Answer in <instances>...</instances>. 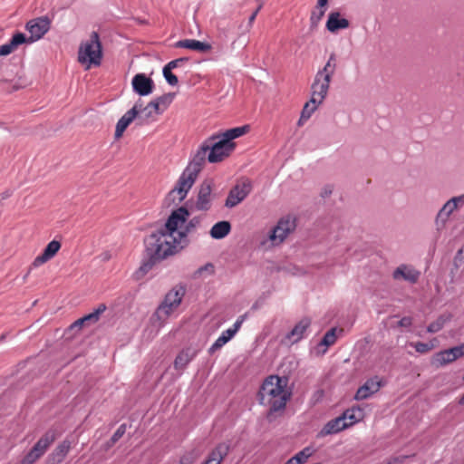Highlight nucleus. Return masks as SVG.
Masks as SVG:
<instances>
[{
	"label": "nucleus",
	"instance_id": "f257e3e1",
	"mask_svg": "<svg viewBox=\"0 0 464 464\" xmlns=\"http://www.w3.org/2000/svg\"><path fill=\"white\" fill-rule=\"evenodd\" d=\"M189 211L185 207L173 210L164 227L151 233L145 240V256L134 277L142 279L157 264L175 255L188 244V235L199 225V218L189 219Z\"/></svg>",
	"mask_w": 464,
	"mask_h": 464
},
{
	"label": "nucleus",
	"instance_id": "f03ea898",
	"mask_svg": "<svg viewBox=\"0 0 464 464\" xmlns=\"http://www.w3.org/2000/svg\"><path fill=\"white\" fill-rule=\"evenodd\" d=\"M288 377L269 375L263 381L257 393L259 404L269 407L267 418L285 409L286 403L292 397V392L287 389Z\"/></svg>",
	"mask_w": 464,
	"mask_h": 464
},
{
	"label": "nucleus",
	"instance_id": "7ed1b4c3",
	"mask_svg": "<svg viewBox=\"0 0 464 464\" xmlns=\"http://www.w3.org/2000/svg\"><path fill=\"white\" fill-rule=\"evenodd\" d=\"M208 150L207 149V144L203 141L179 176L173 189L169 191L168 198L170 201H177L178 203H180L186 198L188 191L194 185L198 173L201 171L206 159H208Z\"/></svg>",
	"mask_w": 464,
	"mask_h": 464
},
{
	"label": "nucleus",
	"instance_id": "20e7f679",
	"mask_svg": "<svg viewBox=\"0 0 464 464\" xmlns=\"http://www.w3.org/2000/svg\"><path fill=\"white\" fill-rule=\"evenodd\" d=\"M102 58V46L97 32H92L90 38L79 47L78 59L82 63L99 66Z\"/></svg>",
	"mask_w": 464,
	"mask_h": 464
},
{
	"label": "nucleus",
	"instance_id": "39448f33",
	"mask_svg": "<svg viewBox=\"0 0 464 464\" xmlns=\"http://www.w3.org/2000/svg\"><path fill=\"white\" fill-rule=\"evenodd\" d=\"M186 294V285L179 284L173 286L164 296L163 301L159 305L156 314L161 318L169 316L176 310Z\"/></svg>",
	"mask_w": 464,
	"mask_h": 464
},
{
	"label": "nucleus",
	"instance_id": "423d86ee",
	"mask_svg": "<svg viewBox=\"0 0 464 464\" xmlns=\"http://www.w3.org/2000/svg\"><path fill=\"white\" fill-rule=\"evenodd\" d=\"M208 150V160L218 163L228 157L234 149L219 134H213L204 140Z\"/></svg>",
	"mask_w": 464,
	"mask_h": 464
},
{
	"label": "nucleus",
	"instance_id": "0eeeda50",
	"mask_svg": "<svg viewBox=\"0 0 464 464\" xmlns=\"http://www.w3.org/2000/svg\"><path fill=\"white\" fill-rule=\"evenodd\" d=\"M336 55L332 53L323 69L319 70L314 77L311 89L318 90L319 94L327 95L332 76L336 69Z\"/></svg>",
	"mask_w": 464,
	"mask_h": 464
},
{
	"label": "nucleus",
	"instance_id": "6e6552de",
	"mask_svg": "<svg viewBox=\"0 0 464 464\" xmlns=\"http://www.w3.org/2000/svg\"><path fill=\"white\" fill-rule=\"evenodd\" d=\"M52 19L48 15L39 16L29 20L25 24V29L30 34L26 36L25 44H33L42 39L50 30Z\"/></svg>",
	"mask_w": 464,
	"mask_h": 464
},
{
	"label": "nucleus",
	"instance_id": "1a4fd4ad",
	"mask_svg": "<svg viewBox=\"0 0 464 464\" xmlns=\"http://www.w3.org/2000/svg\"><path fill=\"white\" fill-rule=\"evenodd\" d=\"M252 183L250 180L246 179L241 183L236 184L228 192L227 198L225 201V206L232 208L242 202L251 192Z\"/></svg>",
	"mask_w": 464,
	"mask_h": 464
},
{
	"label": "nucleus",
	"instance_id": "9d476101",
	"mask_svg": "<svg viewBox=\"0 0 464 464\" xmlns=\"http://www.w3.org/2000/svg\"><path fill=\"white\" fill-rule=\"evenodd\" d=\"M295 228V220L291 217L282 218L269 233V239L274 244L282 243Z\"/></svg>",
	"mask_w": 464,
	"mask_h": 464
},
{
	"label": "nucleus",
	"instance_id": "9b49d317",
	"mask_svg": "<svg viewBox=\"0 0 464 464\" xmlns=\"http://www.w3.org/2000/svg\"><path fill=\"white\" fill-rule=\"evenodd\" d=\"M212 206V182L204 180L199 187L195 208L198 211H208Z\"/></svg>",
	"mask_w": 464,
	"mask_h": 464
},
{
	"label": "nucleus",
	"instance_id": "f8f14e48",
	"mask_svg": "<svg viewBox=\"0 0 464 464\" xmlns=\"http://www.w3.org/2000/svg\"><path fill=\"white\" fill-rule=\"evenodd\" d=\"M464 356V343L440 351L435 354V362L440 365H446Z\"/></svg>",
	"mask_w": 464,
	"mask_h": 464
},
{
	"label": "nucleus",
	"instance_id": "ddd939ff",
	"mask_svg": "<svg viewBox=\"0 0 464 464\" xmlns=\"http://www.w3.org/2000/svg\"><path fill=\"white\" fill-rule=\"evenodd\" d=\"M133 91L140 96H147L153 92L154 82L144 73H137L131 81Z\"/></svg>",
	"mask_w": 464,
	"mask_h": 464
},
{
	"label": "nucleus",
	"instance_id": "4468645a",
	"mask_svg": "<svg viewBox=\"0 0 464 464\" xmlns=\"http://www.w3.org/2000/svg\"><path fill=\"white\" fill-rule=\"evenodd\" d=\"M382 387V383L377 376L368 379L355 392L354 400L362 401L377 392Z\"/></svg>",
	"mask_w": 464,
	"mask_h": 464
},
{
	"label": "nucleus",
	"instance_id": "2eb2a0df",
	"mask_svg": "<svg viewBox=\"0 0 464 464\" xmlns=\"http://www.w3.org/2000/svg\"><path fill=\"white\" fill-rule=\"evenodd\" d=\"M311 325V320L309 318L301 319L293 329L287 333L285 339L290 343L294 344L300 342L306 335L307 329Z\"/></svg>",
	"mask_w": 464,
	"mask_h": 464
},
{
	"label": "nucleus",
	"instance_id": "dca6fc26",
	"mask_svg": "<svg viewBox=\"0 0 464 464\" xmlns=\"http://www.w3.org/2000/svg\"><path fill=\"white\" fill-rule=\"evenodd\" d=\"M56 437L57 433L55 430H48L34 445L31 451L40 459L56 440Z\"/></svg>",
	"mask_w": 464,
	"mask_h": 464
},
{
	"label": "nucleus",
	"instance_id": "f3484780",
	"mask_svg": "<svg viewBox=\"0 0 464 464\" xmlns=\"http://www.w3.org/2000/svg\"><path fill=\"white\" fill-rule=\"evenodd\" d=\"M312 96L308 102H306L302 110L301 116L299 119V124L303 121H307L314 111L317 109V106L324 101L326 95L319 94L318 90L311 89Z\"/></svg>",
	"mask_w": 464,
	"mask_h": 464
},
{
	"label": "nucleus",
	"instance_id": "a211bd4d",
	"mask_svg": "<svg viewBox=\"0 0 464 464\" xmlns=\"http://www.w3.org/2000/svg\"><path fill=\"white\" fill-rule=\"evenodd\" d=\"M60 247L61 244L59 241L52 240L49 242L48 245L44 247L43 253L34 258L31 265V269L39 267L53 258L59 251Z\"/></svg>",
	"mask_w": 464,
	"mask_h": 464
},
{
	"label": "nucleus",
	"instance_id": "6ab92c4d",
	"mask_svg": "<svg viewBox=\"0 0 464 464\" xmlns=\"http://www.w3.org/2000/svg\"><path fill=\"white\" fill-rule=\"evenodd\" d=\"M72 447V441L68 439L60 442L47 458L48 464H60L63 461Z\"/></svg>",
	"mask_w": 464,
	"mask_h": 464
},
{
	"label": "nucleus",
	"instance_id": "aec40b11",
	"mask_svg": "<svg viewBox=\"0 0 464 464\" xmlns=\"http://www.w3.org/2000/svg\"><path fill=\"white\" fill-rule=\"evenodd\" d=\"M464 203V195L451 198L450 200H448L443 207L440 208L437 215L436 221L437 223L441 222L444 224L450 216L452 214V212L458 208L459 204Z\"/></svg>",
	"mask_w": 464,
	"mask_h": 464
},
{
	"label": "nucleus",
	"instance_id": "412c9836",
	"mask_svg": "<svg viewBox=\"0 0 464 464\" xmlns=\"http://www.w3.org/2000/svg\"><path fill=\"white\" fill-rule=\"evenodd\" d=\"M420 276V273L417 269L407 265L399 266L392 273L393 279H403L411 284L416 283Z\"/></svg>",
	"mask_w": 464,
	"mask_h": 464
},
{
	"label": "nucleus",
	"instance_id": "4be33fe9",
	"mask_svg": "<svg viewBox=\"0 0 464 464\" xmlns=\"http://www.w3.org/2000/svg\"><path fill=\"white\" fill-rule=\"evenodd\" d=\"M230 450V445L226 442L218 443L208 455L202 464H221Z\"/></svg>",
	"mask_w": 464,
	"mask_h": 464
},
{
	"label": "nucleus",
	"instance_id": "5701e85b",
	"mask_svg": "<svg viewBox=\"0 0 464 464\" xmlns=\"http://www.w3.org/2000/svg\"><path fill=\"white\" fill-rule=\"evenodd\" d=\"M197 356V351L191 347L182 349L174 360V368L177 371L184 370Z\"/></svg>",
	"mask_w": 464,
	"mask_h": 464
},
{
	"label": "nucleus",
	"instance_id": "b1692460",
	"mask_svg": "<svg viewBox=\"0 0 464 464\" xmlns=\"http://www.w3.org/2000/svg\"><path fill=\"white\" fill-rule=\"evenodd\" d=\"M349 24V21L346 18L341 17L339 12H331L325 26L330 33H336L339 30L348 28Z\"/></svg>",
	"mask_w": 464,
	"mask_h": 464
},
{
	"label": "nucleus",
	"instance_id": "393cba45",
	"mask_svg": "<svg viewBox=\"0 0 464 464\" xmlns=\"http://www.w3.org/2000/svg\"><path fill=\"white\" fill-rule=\"evenodd\" d=\"M138 107L127 111L118 121L115 128V137L120 138L128 126L138 117Z\"/></svg>",
	"mask_w": 464,
	"mask_h": 464
},
{
	"label": "nucleus",
	"instance_id": "a878e982",
	"mask_svg": "<svg viewBox=\"0 0 464 464\" xmlns=\"http://www.w3.org/2000/svg\"><path fill=\"white\" fill-rule=\"evenodd\" d=\"M26 43V34L21 32H16L13 34L8 43L0 46V56H6L10 54L19 45Z\"/></svg>",
	"mask_w": 464,
	"mask_h": 464
},
{
	"label": "nucleus",
	"instance_id": "bb28decb",
	"mask_svg": "<svg viewBox=\"0 0 464 464\" xmlns=\"http://www.w3.org/2000/svg\"><path fill=\"white\" fill-rule=\"evenodd\" d=\"M106 310V305L104 304H99V306L94 309L93 312L79 318L76 320L72 325L71 329H81L85 324H94L96 323L100 315Z\"/></svg>",
	"mask_w": 464,
	"mask_h": 464
},
{
	"label": "nucleus",
	"instance_id": "cd10ccee",
	"mask_svg": "<svg viewBox=\"0 0 464 464\" xmlns=\"http://www.w3.org/2000/svg\"><path fill=\"white\" fill-rule=\"evenodd\" d=\"M348 428L347 421L342 415L329 420L322 429L321 433L324 435L336 434Z\"/></svg>",
	"mask_w": 464,
	"mask_h": 464
},
{
	"label": "nucleus",
	"instance_id": "c85d7f7f",
	"mask_svg": "<svg viewBox=\"0 0 464 464\" xmlns=\"http://www.w3.org/2000/svg\"><path fill=\"white\" fill-rule=\"evenodd\" d=\"M248 318V313H245L241 315H239L232 327L223 331L221 334L218 337L221 342L226 344L228 343L239 331L241 328L243 323Z\"/></svg>",
	"mask_w": 464,
	"mask_h": 464
},
{
	"label": "nucleus",
	"instance_id": "c756f323",
	"mask_svg": "<svg viewBox=\"0 0 464 464\" xmlns=\"http://www.w3.org/2000/svg\"><path fill=\"white\" fill-rule=\"evenodd\" d=\"M176 47L186 48L193 51H198L201 53L208 52L211 50V45L207 42H201L196 39H184L179 40L176 43Z\"/></svg>",
	"mask_w": 464,
	"mask_h": 464
},
{
	"label": "nucleus",
	"instance_id": "7c9ffc66",
	"mask_svg": "<svg viewBox=\"0 0 464 464\" xmlns=\"http://www.w3.org/2000/svg\"><path fill=\"white\" fill-rule=\"evenodd\" d=\"M231 231V224L227 220L218 221L212 226L209 235L214 239H222Z\"/></svg>",
	"mask_w": 464,
	"mask_h": 464
},
{
	"label": "nucleus",
	"instance_id": "2f4dec72",
	"mask_svg": "<svg viewBox=\"0 0 464 464\" xmlns=\"http://www.w3.org/2000/svg\"><path fill=\"white\" fill-rule=\"evenodd\" d=\"M247 130L248 126L244 125L227 130L225 132L218 134L220 135V137H222V139H224V140L227 143L231 145L232 149H235L236 144L233 142V140L241 137L242 135L246 133Z\"/></svg>",
	"mask_w": 464,
	"mask_h": 464
},
{
	"label": "nucleus",
	"instance_id": "473e14b6",
	"mask_svg": "<svg viewBox=\"0 0 464 464\" xmlns=\"http://www.w3.org/2000/svg\"><path fill=\"white\" fill-rule=\"evenodd\" d=\"M348 428L359 422L363 418V411L360 407H352L343 412Z\"/></svg>",
	"mask_w": 464,
	"mask_h": 464
},
{
	"label": "nucleus",
	"instance_id": "72a5a7b5",
	"mask_svg": "<svg viewBox=\"0 0 464 464\" xmlns=\"http://www.w3.org/2000/svg\"><path fill=\"white\" fill-rule=\"evenodd\" d=\"M451 319V314H441L440 315L434 322L430 323L427 326V332L430 334H435L440 332L447 322H449Z\"/></svg>",
	"mask_w": 464,
	"mask_h": 464
},
{
	"label": "nucleus",
	"instance_id": "f704fd0d",
	"mask_svg": "<svg viewBox=\"0 0 464 464\" xmlns=\"http://www.w3.org/2000/svg\"><path fill=\"white\" fill-rule=\"evenodd\" d=\"M327 10V5H319V2H317V5L314 8V10L312 11L310 15V26L311 28H315L322 18L324 16V14Z\"/></svg>",
	"mask_w": 464,
	"mask_h": 464
},
{
	"label": "nucleus",
	"instance_id": "c9c22d12",
	"mask_svg": "<svg viewBox=\"0 0 464 464\" xmlns=\"http://www.w3.org/2000/svg\"><path fill=\"white\" fill-rule=\"evenodd\" d=\"M173 95L170 93L161 95L155 100L149 102V107H154L155 113H160V105L163 104L166 107L172 102Z\"/></svg>",
	"mask_w": 464,
	"mask_h": 464
},
{
	"label": "nucleus",
	"instance_id": "e433bc0d",
	"mask_svg": "<svg viewBox=\"0 0 464 464\" xmlns=\"http://www.w3.org/2000/svg\"><path fill=\"white\" fill-rule=\"evenodd\" d=\"M336 332H337V328L333 327L330 330H328L323 336V338L318 345L325 347V349L324 350V353L326 352V349L329 346L333 345L336 342V340H337Z\"/></svg>",
	"mask_w": 464,
	"mask_h": 464
},
{
	"label": "nucleus",
	"instance_id": "4c0bfd02",
	"mask_svg": "<svg viewBox=\"0 0 464 464\" xmlns=\"http://www.w3.org/2000/svg\"><path fill=\"white\" fill-rule=\"evenodd\" d=\"M437 344V339L433 338L428 343L417 342L411 343V345L414 347L415 351L419 353H426L432 350Z\"/></svg>",
	"mask_w": 464,
	"mask_h": 464
},
{
	"label": "nucleus",
	"instance_id": "58836bf2",
	"mask_svg": "<svg viewBox=\"0 0 464 464\" xmlns=\"http://www.w3.org/2000/svg\"><path fill=\"white\" fill-rule=\"evenodd\" d=\"M313 454V450L310 447H305L298 453H296L293 458L297 461L298 464L304 463L308 458Z\"/></svg>",
	"mask_w": 464,
	"mask_h": 464
},
{
	"label": "nucleus",
	"instance_id": "ea45409f",
	"mask_svg": "<svg viewBox=\"0 0 464 464\" xmlns=\"http://www.w3.org/2000/svg\"><path fill=\"white\" fill-rule=\"evenodd\" d=\"M163 77L170 86H176L179 83L178 77L169 68L163 67L162 69Z\"/></svg>",
	"mask_w": 464,
	"mask_h": 464
},
{
	"label": "nucleus",
	"instance_id": "a19ab883",
	"mask_svg": "<svg viewBox=\"0 0 464 464\" xmlns=\"http://www.w3.org/2000/svg\"><path fill=\"white\" fill-rule=\"evenodd\" d=\"M197 459V455L194 450L185 452L179 458V464H192Z\"/></svg>",
	"mask_w": 464,
	"mask_h": 464
},
{
	"label": "nucleus",
	"instance_id": "79ce46f5",
	"mask_svg": "<svg viewBox=\"0 0 464 464\" xmlns=\"http://www.w3.org/2000/svg\"><path fill=\"white\" fill-rule=\"evenodd\" d=\"M127 425L125 423L121 424L116 431L112 434L111 438V444L116 443L126 432Z\"/></svg>",
	"mask_w": 464,
	"mask_h": 464
},
{
	"label": "nucleus",
	"instance_id": "37998d69",
	"mask_svg": "<svg viewBox=\"0 0 464 464\" xmlns=\"http://www.w3.org/2000/svg\"><path fill=\"white\" fill-rule=\"evenodd\" d=\"M188 61V59L187 57L178 58V59L169 62L164 67L167 69L169 68V70L172 71L173 69H176V68L181 66L184 63H186Z\"/></svg>",
	"mask_w": 464,
	"mask_h": 464
},
{
	"label": "nucleus",
	"instance_id": "c03bdc74",
	"mask_svg": "<svg viewBox=\"0 0 464 464\" xmlns=\"http://www.w3.org/2000/svg\"><path fill=\"white\" fill-rule=\"evenodd\" d=\"M38 457L35 456L31 450L22 459L20 464H34Z\"/></svg>",
	"mask_w": 464,
	"mask_h": 464
},
{
	"label": "nucleus",
	"instance_id": "a18cd8bd",
	"mask_svg": "<svg viewBox=\"0 0 464 464\" xmlns=\"http://www.w3.org/2000/svg\"><path fill=\"white\" fill-rule=\"evenodd\" d=\"M225 344L218 338L212 343V345L208 348V353L213 354L216 351L222 348Z\"/></svg>",
	"mask_w": 464,
	"mask_h": 464
},
{
	"label": "nucleus",
	"instance_id": "49530a36",
	"mask_svg": "<svg viewBox=\"0 0 464 464\" xmlns=\"http://www.w3.org/2000/svg\"><path fill=\"white\" fill-rule=\"evenodd\" d=\"M411 324L412 319L409 316H404L398 322V325L401 327H410Z\"/></svg>",
	"mask_w": 464,
	"mask_h": 464
},
{
	"label": "nucleus",
	"instance_id": "de8ad7c7",
	"mask_svg": "<svg viewBox=\"0 0 464 464\" xmlns=\"http://www.w3.org/2000/svg\"><path fill=\"white\" fill-rule=\"evenodd\" d=\"M263 5L262 4H259V5L257 6V8L252 13V14L249 16L248 18V26H252L258 12L261 10Z\"/></svg>",
	"mask_w": 464,
	"mask_h": 464
},
{
	"label": "nucleus",
	"instance_id": "09e8293b",
	"mask_svg": "<svg viewBox=\"0 0 464 464\" xmlns=\"http://www.w3.org/2000/svg\"><path fill=\"white\" fill-rule=\"evenodd\" d=\"M144 117L146 119L150 118L154 111V107H149V103L143 108Z\"/></svg>",
	"mask_w": 464,
	"mask_h": 464
},
{
	"label": "nucleus",
	"instance_id": "8fccbe9b",
	"mask_svg": "<svg viewBox=\"0 0 464 464\" xmlns=\"http://www.w3.org/2000/svg\"><path fill=\"white\" fill-rule=\"evenodd\" d=\"M133 107H138V110H137V111H138V115H139V114H143V115H144V111H143V108H144V107H143V105H142V102H141V100H139V101L134 104V106H133Z\"/></svg>",
	"mask_w": 464,
	"mask_h": 464
},
{
	"label": "nucleus",
	"instance_id": "3c124183",
	"mask_svg": "<svg viewBox=\"0 0 464 464\" xmlns=\"http://www.w3.org/2000/svg\"><path fill=\"white\" fill-rule=\"evenodd\" d=\"M331 193H332V190L330 188H325L324 189V191L322 192V197L323 198L328 197L331 195Z\"/></svg>",
	"mask_w": 464,
	"mask_h": 464
},
{
	"label": "nucleus",
	"instance_id": "603ef678",
	"mask_svg": "<svg viewBox=\"0 0 464 464\" xmlns=\"http://www.w3.org/2000/svg\"><path fill=\"white\" fill-rule=\"evenodd\" d=\"M10 196H11V192L7 190V191H5V192L2 194V198H3V199H5V198H8Z\"/></svg>",
	"mask_w": 464,
	"mask_h": 464
},
{
	"label": "nucleus",
	"instance_id": "864d4df0",
	"mask_svg": "<svg viewBox=\"0 0 464 464\" xmlns=\"http://www.w3.org/2000/svg\"><path fill=\"white\" fill-rule=\"evenodd\" d=\"M285 464H298L297 461L295 459H294V458L292 457L291 459H289Z\"/></svg>",
	"mask_w": 464,
	"mask_h": 464
},
{
	"label": "nucleus",
	"instance_id": "5fc2aeb1",
	"mask_svg": "<svg viewBox=\"0 0 464 464\" xmlns=\"http://www.w3.org/2000/svg\"><path fill=\"white\" fill-rule=\"evenodd\" d=\"M317 2H319L320 6L327 5L328 4V0H317Z\"/></svg>",
	"mask_w": 464,
	"mask_h": 464
},
{
	"label": "nucleus",
	"instance_id": "6e6d98bb",
	"mask_svg": "<svg viewBox=\"0 0 464 464\" xmlns=\"http://www.w3.org/2000/svg\"><path fill=\"white\" fill-rule=\"evenodd\" d=\"M459 404L460 405H464V393L462 394V396L459 398Z\"/></svg>",
	"mask_w": 464,
	"mask_h": 464
},
{
	"label": "nucleus",
	"instance_id": "4d7b16f0",
	"mask_svg": "<svg viewBox=\"0 0 464 464\" xmlns=\"http://www.w3.org/2000/svg\"><path fill=\"white\" fill-rule=\"evenodd\" d=\"M208 266L212 267V265H211V264H208V265H206L204 267H201L199 270L201 271V270H203V269H206V268H207V267H208Z\"/></svg>",
	"mask_w": 464,
	"mask_h": 464
},
{
	"label": "nucleus",
	"instance_id": "13d9d810",
	"mask_svg": "<svg viewBox=\"0 0 464 464\" xmlns=\"http://www.w3.org/2000/svg\"><path fill=\"white\" fill-rule=\"evenodd\" d=\"M5 335H1L0 336V343L3 342L5 340Z\"/></svg>",
	"mask_w": 464,
	"mask_h": 464
},
{
	"label": "nucleus",
	"instance_id": "bf43d9fd",
	"mask_svg": "<svg viewBox=\"0 0 464 464\" xmlns=\"http://www.w3.org/2000/svg\"><path fill=\"white\" fill-rule=\"evenodd\" d=\"M463 252V248L459 249L458 255H460Z\"/></svg>",
	"mask_w": 464,
	"mask_h": 464
}]
</instances>
